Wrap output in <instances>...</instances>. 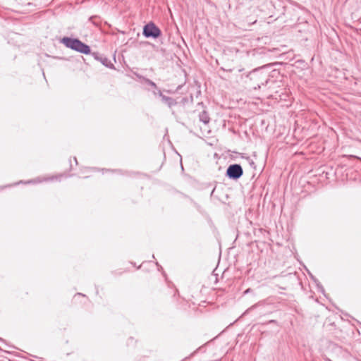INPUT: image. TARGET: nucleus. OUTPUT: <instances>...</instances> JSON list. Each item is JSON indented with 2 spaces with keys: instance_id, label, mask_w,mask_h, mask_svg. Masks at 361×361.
Masks as SVG:
<instances>
[{
  "instance_id": "f257e3e1",
  "label": "nucleus",
  "mask_w": 361,
  "mask_h": 361,
  "mask_svg": "<svg viewBox=\"0 0 361 361\" xmlns=\"http://www.w3.org/2000/svg\"><path fill=\"white\" fill-rule=\"evenodd\" d=\"M273 65L274 63H268L253 69L245 75L246 80L245 82L255 90L260 89L262 86L267 85L271 77L273 78L276 74H279V72L276 70L272 71L271 75L264 71L266 68Z\"/></svg>"
},
{
  "instance_id": "f03ea898",
  "label": "nucleus",
  "mask_w": 361,
  "mask_h": 361,
  "mask_svg": "<svg viewBox=\"0 0 361 361\" xmlns=\"http://www.w3.org/2000/svg\"><path fill=\"white\" fill-rule=\"evenodd\" d=\"M66 47L84 54H91V48L78 38L63 37L59 40Z\"/></svg>"
},
{
  "instance_id": "7ed1b4c3",
  "label": "nucleus",
  "mask_w": 361,
  "mask_h": 361,
  "mask_svg": "<svg viewBox=\"0 0 361 361\" xmlns=\"http://www.w3.org/2000/svg\"><path fill=\"white\" fill-rule=\"evenodd\" d=\"M142 35L147 38L157 39L161 35V31L153 22H149L143 27Z\"/></svg>"
},
{
  "instance_id": "20e7f679",
  "label": "nucleus",
  "mask_w": 361,
  "mask_h": 361,
  "mask_svg": "<svg viewBox=\"0 0 361 361\" xmlns=\"http://www.w3.org/2000/svg\"><path fill=\"white\" fill-rule=\"evenodd\" d=\"M243 174L242 166L238 164H233L228 166L226 169V176L231 180H238Z\"/></svg>"
},
{
  "instance_id": "39448f33",
  "label": "nucleus",
  "mask_w": 361,
  "mask_h": 361,
  "mask_svg": "<svg viewBox=\"0 0 361 361\" xmlns=\"http://www.w3.org/2000/svg\"><path fill=\"white\" fill-rule=\"evenodd\" d=\"M254 235L257 238L255 240H259L261 238L269 239L274 241L269 231L264 228L263 227H250Z\"/></svg>"
},
{
  "instance_id": "423d86ee",
  "label": "nucleus",
  "mask_w": 361,
  "mask_h": 361,
  "mask_svg": "<svg viewBox=\"0 0 361 361\" xmlns=\"http://www.w3.org/2000/svg\"><path fill=\"white\" fill-rule=\"evenodd\" d=\"M279 277L292 286L299 283V277L295 271L281 272Z\"/></svg>"
},
{
  "instance_id": "0eeeda50",
  "label": "nucleus",
  "mask_w": 361,
  "mask_h": 361,
  "mask_svg": "<svg viewBox=\"0 0 361 361\" xmlns=\"http://www.w3.org/2000/svg\"><path fill=\"white\" fill-rule=\"evenodd\" d=\"M159 96L161 99V102L167 105L169 108H171L177 104V102L172 97L163 94L161 90H159Z\"/></svg>"
},
{
  "instance_id": "6e6552de",
  "label": "nucleus",
  "mask_w": 361,
  "mask_h": 361,
  "mask_svg": "<svg viewBox=\"0 0 361 361\" xmlns=\"http://www.w3.org/2000/svg\"><path fill=\"white\" fill-rule=\"evenodd\" d=\"M92 56L97 61H99L106 67L113 68V63L106 57L102 56L97 52L92 53Z\"/></svg>"
},
{
  "instance_id": "1a4fd4ad",
  "label": "nucleus",
  "mask_w": 361,
  "mask_h": 361,
  "mask_svg": "<svg viewBox=\"0 0 361 361\" xmlns=\"http://www.w3.org/2000/svg\"><path fill=\"white\" fill-rule=\"evenodd\" d=\"M199 119L204 124H208L210 121L209 114L206 110H203L199 114Z\"/></svg>"
},
{
  "instance_id": "9d476101",
  "label": "nucleus",
  "mask_w": 361,
  "mask_h": 361,
  "mask_svg": "<svg viewBox=\"0 0 361 361\" xmlns=\"http://www.w3.org/2000/svg\"><path fill=\"white\" fill-rule=\"evenodd\" d=\"M140 78L142 80V82L147 84L148 85H150L154 90H157V85L152 80L142 76H140Z\"/></svg>"
},
{
  "instance_id": "9b49d317",
  "label": "nucleus",
  "mask_w": 361,
  "mask_h": 361,
  "mask_svg": "<svg viewBox=\"0 0 361 361\" xmlns=\"http://www.w3.org/2000/svg\"><path fill=\"white\" fill-rule=\"evenodd\" d=\"M89 20L91 21L94 25H96L97 27H100L101 26L102 21L99 19V18H98L97 16H92V17H90Z\"/></svg>"
},
{
  "instance_id": "f8f14e48",
  "label": "nucleus",
  "mask_w": 361,
  "mask_h": 361,
  "mask_svg": "<svg viewBox=\"0 0 361 361\" xmlns=\"http://www.w3.org/2000/svg\"><path fill=\"white\" fill-rule=\"evenodd\" d=\"M264 305V301H260L255 305H253L252 306H251L250 307H249L244 313L243 314H247L248 312H250V311H252V310L257 308V307H259V306H262Z\"/></svg>"
},
{
  "instance_id": "ddd939ff",
  "label": "nucleus",
  "mask_w": 361,
  "mask_h": 361,
  "mask_svg": "<svg viewBox=\"0 0 361 361\" xmlns=\"http://www.w3.org/2000/svg\"><path fill=\"white\" fill-rule=\"evenodd\" d=\"M317 286L318 291L324 294L325 290H324L323 286L320 283V282H318V284L317 285Z\"/></svg>"
},
{
  "instance_id": "4468645a",
  "label": "nucleus",
  "mask_w": 361,
  "mask_h": 361,
  "mask_svg": "<svg viewBox=\"0 0 361 361\" xmlns=\"http://www.w3.org/2000/svg\"><path fill=\"white\" fill-rule=\"evenodd\" d=\"M264 54V51L262 49L253 50V56L255 54Z\"/></svg>"
},
{
  "instance_id": "2eb2a0df",
  "label": "nucleus",
  "mask_w": 361,
  "mask_h": 361,
  "mask_svg": "<svg viewBox=\"0 0 361 361\" xmlns=\"http://www.w3.org/2000/svg\"><path fill=\"white\" fill-rule=\"evenodd\" d=\"M310 277L314 281V282L317 285L318 282H319V280L312 274H310Z\"/></svg>"
},
{
  "instance_id": "dca6fc26",
  "label": "nucleus",
  "mask_w": 361,
  "mask_h": 361,
  "mask_svg": "<svg viewBox=\"0 0 361 361\" xmlns=\"http://www.w3.org/2000/svg\"><path fill=\"white\" fill-rule=\"evenodd\" d=\"M251 292H252V290L250 288H249L246 289V290L243 292V294H244V295H245V294H247V293H251Z\"/></svg>"
},
{
  "instance_id": "f3484780",
  "label": "nucleus",
  "mask_w": 361,
  "mask_h": 361,
  "mask_svg": "<svg viewBox=\"0 0 361 361\" xmlns=\"http://www.w3.org/2000/svg\"><path fill=\"white\" fill-rule=\"evenodd\" d=\"M277 321L276 320H274V319H271L269 320V322H267V324H277Z\"/></svg>"
},
{
  "instance_id": "a211bd4d",
  "label": "nucleus",
  "mask_w": 361,
  "mask_h": 361,
  "mask_svg": "<svg viewBox=\"0 0 361 361\" xmlns=\"http://www.w3.org/2000/svg\"><path fill=\"white\" fill-rule=\"evenodd\" d=\"M159 90L158 88H157V90H154L153 91V94H154V95H159Z\"/></svg>"
},
{
  "instance_id": "6ab92c4d",
  "label": "nucleus",
  "mask_w": 361,
  "mask_h": 361,
  "mask_svg": "<svg viewBox=\"0 0 361 361\" xmlns=\"http://www.w3.org/2000/svg\"><path fill=\"white\" fill-rule=\"evenodd\" d=\"M250 164L251 166H252L254 168L255 167V162H254L252 160L250 162Z\"/></svg>"
},
{
  "instance_id": "aec40b11",
  "label": "nucleus",
  "mask_w": 361,
  "mask_h": 361,
  "mask_svg": "<svg viewBox=\"0 0 361 361\" xmlns=\"http://www.w3.org/2000/svg\"><path fill=\"white\" fill-rule=\"evenodd\" d=\"M155 264L158 267V268H161L162 269V267L159 265V264L158 262H156Z\"/></svg>"
},
{
  "instance_id": "412c9836",
  "label": "nucleus",
  "mask_w": 361,
  "mask_h": 361,
  "mask_svg": "<svg viewBox=\"0 0 361 361\" xmlns=\"http://www.w3.org/2000/svg\"><path fill=\"white\" fill-rule=\"evenodd\" d=\"M102 171H108V172H111V170L110 169H102Z\"/></svg>"
},
{
  "instance_id": "4be33fe9",
  "label": "nucleus",
  "mask_w": 361,
  "mask_h": 361,
  "mask_svg": "<svg viewBox=\"0 0 361 361\" xmlns=\"http://www.w3.org/2000/svg\"><path fill=\"white\" fill-rule=\"evenodd\" d=\"M197 106H203V103H202V102H199V103L197 104Z\"/></svg>"
},
{
  "instance_id": "5701e85b",
  "label": "nucleus",
  "mask_w": 361,
  "mask_h": 361,
  "mask_svg": "<svg viewBox=\"0 0 361 361\" xmlns=\"http://www.w3.org/2000/svg\"><path fill=\"white\" fill-rule=\"evenodd\" d=\"M74 161H75L76 164H78V160H77L76 157H74Z\"/></svg>"
},
{
  "instance_id": "b1692460",
  "label": "nucleus",
  "mask_w": 361,
  "mask_h": 361,
  "mask_svg": "<svg viewBox=\"0 0 361 361\" xmlns=\"http://www.w3.org/2000/svg\"><path fill=\"white\" fill-rule=\"evenodd\" d=\"M142 265H143V263H142L140 266H139V267H137V269H140V268L142 267Z\"/></svg>"
},
{
  "instance_id": "393cba45",
  "label": "nucleus",
  "mask_w": 361,
  "mask_h": 361,
  "mask_svg": "<svg viewBox=\"0 0 361 361\" xmlns=\"http://www.w3.org/2000/svg\"><path fill=\"white\" fill-rule=\"evenodd\" d=\"M76 295H83L82 294L80 293H78Z\"/></svg>"
},
{
  "instance_id": "a878e982",
  "label": "nucleus",
  "mask_w": 361,
  "mask_h": 361,
  "mask_svg": "<svg viewBox=\"0 0 361 361\" xmlns=\"http://www.w3.org/2000/svg\"><path fill=\"white\" fill-rule=\"evenodd\" d=\"M195 353H196V351H195L194 353H191L190 356H192Z\"/></svg>"
},
{
  "instance_id": "bb28decb",
  "label": "nucleus",
  "mask_w": 361,
  "mask_h": 361,
  "mask_svg": "<svg viewBox=\"0 0 361 361\" xmlns=\"http://www.w3.org/2000/svg\"><path fill=\"white\" fill-rule=\"evenodd\" d=\"M114 62H116V56H114Z\"/></svg>"
},
{
  "instance_id": "cd10ccee",
  "label": "nucleus",
  "mask_w": 361,
  "mask_h": 361,
  "mask_svg": "<svg viewBox=\"0 0 361 361\" xmlns=\"http://www.w3.org/2000/svg\"><path fill=\"white\" fill-rule=\"evenodd\" d=\"M0 341H3V339H1V338H0Z\"/></svg>"
}]
</instances>
